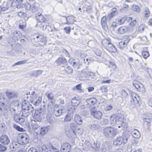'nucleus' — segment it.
<instances>
[{
  "label": "nucleus",
  "instance_id": "nucleus-13",
  "mask_svg": "<svg viewBox=\"0 0 152 152\" xmlns=\"http://www.w3.org/2000/svg\"><path fill=\"white\" fill-rule=\"evenodd\" d=\"M1 142L4 145H7L10 143V140L7 136L6 135H2L0 137Z\"/></svg>",
  "mask_w": 152,
  "mask_h": 152
},
{
  "label": "nucleus",
  "instance_id": "nucleus-24",
  "mask_svg": "<svg viewBox=\"0 0 152 152\" xmlns=\"http://www.w3.org/2000/svg\"><path fill=\"white\" fill-rule=\"evenodd\" d=\"M133 85L136 88L139 90H141L142 88H143L142 84L137 80L134 81L133 82Z\"/></svg>",
  "mask_w": 152,
  "mask_h": 152
},
{
  "label": "nucleus",
  "instance_id": "nucleus-52",
  "mask_svg": "<svg viewBox=\"0 0 152 152\" xmlns=\"http://www.w3.org/2000/svg\"><path fill=\"white\" fill-rule=\"evenodd\" d=\"M145 28L146 27L144 25H141L139 26L138 28V30L139 32L141 33L143 32Z\"/></svg>",
  "mask_w": 152,
  "mask_h": 152
},
{
  "label": "nucleus",
  "instance_id": "nucleus-21",
  "mask_svg": "<svg viewBox=\"0 0 152 152\" xmlns=\"http://www.w3.org/2000/svg\"><path fill=\"white\" fill-rule=\"evenodd\" d=\"M131 132L132 136L135 138L138 139L140 137V132L136 129H132Z\"/></svg>",
  "mask_w": 152,
  "mask_h": 152
},
{
  "label": "nucleus",
  "instance_id": "nucleus-61",
  "mask_svg": "<svg viewBox=\"0 0 152 152\" xmlns=\"http://www.w3.org/2000/svg\"><path fill=\"white\" fill-rule=\"evenodd\" d=\"M95 53L97 56H100L102 54V52L98 49H96L94 51Z\"/></svg>",
  "mask_w": 152,
  "mask_h": 152
},
{
  "label": "nucleus",
  "instance_id": "nucleus-32",
  "mask_svg": "<svg viewBox=\"0 0 152 152\" xmlns=\"http://www.w3.org/2000/svg\"><path fill=\"white\" fill-rule=\"evenodd\" d=\"M127 21L128 22H130V25L132 26H134L136 24V20H132V18L131 17H129L127 18Z\"/></svg>",
  "mask_w": 152,
  "mask_h": 152
},
{
  "label": "nucleus",
  "instance_id": "nucleus-26",
  "mask_svg": "<svg viewBox=\"0 0 152 152\" xmlns=\"http://www.w3.org/2000/svg\"><path fill=\"white\" fill-rule=\"evenodd\" d=\"M111 119L113 121V124H114L116 121H121L122 120V118L120 117L119 116L116 115H113L111 116Z\"/></svg>",
  "mask_w": 152,
  "mask_h": 152
},
{
  "label": "nucleus",
  "instance_id": "nucleus-4",
  "mask_svg": "<svg viewBox=\"0 0 152 152\" xmlns=\"http://www.w3.org/2000/svg\"><path fill=\"white\" fill-rule=\"evenodd\" d=\"M14 121L17 123L23 126H25L24 127L26 126L27 127H29L30 124L29 123L25 121V119L23 118H20L18 115H15L14 117Z\"/></svg>",
  "mask_w": 152,
  "mask_h": 152
},
{
  "label": "nucleus",
  "instance_id": "nucleus-51",
  "mask_svg": "<svg viewBox=\"0 0 152 152\" xmlns=\"http://www.w3.org/2000/svg\"><path fill=\"white\" fill-rule=\"evenodd\" d=\"M7 4L5 7H0V11H4L8 10L9 7V4H8V3H6Z\"/></svg>",
  "mask_w": 152,
  "mask_h": 152
},
{
  "label": "nucleus",
  "instance_id": "nucleus-2",
  "mask_svg": "<svg viewBox=\"0 0 152 152\" xmlns=\"http://www.w3.org/2000/svg\"><path fill=\"white\" fill-rule=\"evenodd\" d=\"M117 134L116 130L111 127H108L105 129V136L107 137H112Z\"/></svg>",
  "mask_w": 152,
  "mask_h": 152
},
{
  "label": "nucleus",
  "instance_id": "nucleus-49",
  "mask_svg": "<svg viewBox=\"0 0 152 152\" xmlns=\"http://www.w3.org/2000/svg\"><path fill=\"white\" fill-rule=\"evenodd\" d=\"M66 72L68 74L72 73L73 72V69L72 68L69 66H67L65 68Z\"/></svg>",
  "mask_w": 152,
  "mask_h": 152
},
{
  "label": "nucleus",
  "instance_id": "nucleus-1",
  "mask_svg": "<svg viewBox=\"0 0 152 152\" xmlns=\"http://www.w3.org/2000/svg\"><path fill=\"white\" fill-rule=\"evenodd\" d=\"M127 137L125 136L117 137L114 140L113 144L117 146H119L122 144H124L127 143Z\"/></svg>",
  "mask_w": 152,
  "mask_h": 152
},
{
  "label": "nucleus",
  "instance_id": "nucleus-29",
  "mask_svg": "<svg viewBox=\"0 0 152 152\" xmlns=\"http://www.w3.org/2000/svg\"><path fill=\"white\" fill-rule=\"evenodd\" d=\"M6 94V96L9 99H12L17 96L16 94L13 92L7 91Z\"/></svg>",
  "mask_w": 152,
  "mask_h": 152
},
{
  "label": "nucleus",
  "instance_id": "nucleus-64",
  "mask_svg": "<svg viewBox=\"0 0 152 152\" xmlns=\"http://www.w3.org/2000/svg\"><path fill=\"white\" fill-rule=\"evenodd\" d=\"M28 152H38L37 149L34 147L30 148L28 150Z\"/></svg>",
  "mask_w": 152,
  "mask_h": 152
},
{
  "label": "nucleus",
  "instance_id": "nucleus-37",
  "mask_svg": "<svg viewBox=\"0 0 152 152\" xmlns=\"http://www.w3.org/2000/svg\"><path fill=\"white\" fill-rule=\"evenodd\" d=\"M126 20H127V18L124 17L121 18L120 19H117L116 20V22L118 24L121 25L124 23Z\"/></svg>",
  "mask_w": 152,
  "mask_h": 152
},
{
  "label": "nucleus",
  "instance_id": "nucleus-27",
  "mask_svg": "<svg viewBox=\"0 0 152 152\" xmlns=\"http://www.w3.org/2000/svg\"><path fill=\"white\" fill-rule=\"evenodd\" d=\"M108 57H109V60H108V59H106V62H108L109 63L110 65V67H113L114 66L113 68L115 69L117 67V66L116 65L115 62L111 58H110L109 56H108Z\"/></svg>",
  "mask_w": 152,
  "mask_h": 152
},
{
  "label": "nucleus",
  "instance_id": "nucleus-17",
  "mask_svg": "<svg viewBox=\"0 0 152 152\" xmlns=\"http://www.w3.org/2000/svg\"><path fill=\"white\" fill-rule=\"evenodd\" d=\"M129 41L128 39H126L120 42L117 45L118 47L121 49H124L126 48Z\"/></svg>",
  "mask_w": 152,
  "mask_h": 152
},
{
  "label": "nucleus",
  "instance_id": "nucleus-55",
  "mask_svg": "<svg viewBox=\"0 0 152 152\" xmlns=\"http://www.w3.org/2000/svg\"><path fill=\"white\" fill-rule=\"evenodd\" d=\"M80 65L78 61H73L72 66L74 68L77 69L79 68V66Z\"/></svg>",
  "mask_w": 152,
  "mask_h": 152
},
{
  "label": "nucleus",
  "instance_id": "nucleus-19",
  "mask_svg": "<svg viewBox=\"0 0 152 152\" xmlns=\"http://www.w3.org/2000/svg\"><path fill=\"white\" fill-rule=\"evenodd\" d=\"M64 111V108L59 109H55L53 110V114L56 116H59L61 115Z\"/></svg>",
  "mask_w": 152,
  "mask_h": 152
},
{
  "label": "nucleus",
  "instance_id": "nucleus-50",
  "mask_svg": "<svg viewBox=\"0 0 152 152\" xmlns=\"http://www.w3.org/2000/svg\"><path fill=\"white\" fill-rule=\"evenodd\" d=\"M45 29L47 30L48 33L50 32L52 33L53 31V29L52 27L46 24Z\"/></svg>",
  "mask_w": 152,
  "mask_h": 152
},
{
  "label": "nucleus",
  "instance_id": "nucleus-12",
  "mask_svg": "<svg viewBox=\"0 0 152 152\" xmlns=\"http://www.w3.org/2000/svg\"><path fill=\"white\" fill-rule=\"evenodd\" d=\"M71 146L68 143H65L62 144L61 148V152H70Z\"/></svg>",
  "mask_w": 152,
  "mask_h": 152
},
{
  "label": "nucleus",
  "instance_id": "nucleus-11",
  "mask_svg": "<svg viewBox=\"0 0 152 152\" xmlns=\"http://www.w3.org/2000/svg\"><path fill=\"white\" fill-rule=\"evenodd\" d=\"M132 97V99L131 100V103L135 107L137 106L139 103V102L137 98L138 97V96L136 93L132 92L131 94Z\"/></svg>",
  "mask_w": 152,
  "mask_h": 152
},
{
  "label": "nucleus",
  "instance_id": "nucleus-47",
  "mask_svg": "<svg viewBox=\"0 0 152 152\" xmlns=\"http://www.w3.org/2000/svg\"><path fill=\"white\" fill-rule=\"evenodd\" d=\"M42 99V97H39L36 101L33 103V104L35 106H38L41 103Z\"/></svg>",
  "mask_w": 152,
  "mask_h": 152
},
{
  "label": "nucleus",
  "instance_id": "nucleus-31",
  "mask_svg": "<svg viewBox=\"0 0 152 152\" xmlns=\"http://www.w3.org/2000/svg\"><path fill=\"white\" fill-rule=\"evenodd\" d=\"M33 112H30L25 110L22 109V116L24 117H27L30 115L31 113L33 114Z\"/></svg>",
  "mask_w": 152,
  "mask_h": 152
},
{
  "label": "nucleus",
  "instance_id": "nucleus-9",
  "mask_svg": "<svg viewBox=\"0 0 152 152\" xmlns=\"http://www.w3.org/2000/svg\"><path fill=\"white\" fill-rule=\"evenodd\" d=\"M143 126L144 128L146 129H148L150 127L151 119L149 116H144Z\"/></svg>",
  "mask_w": 152,
  "mask_h": 152
},
{
  "label": "nucleus",
  "instance_id": "nucleus-14",
  "mask_svg": "<svg viewBox=\"0 0 152 152\" xmlns=\"http://www.w3.org/2000/svg\"><path fill=\"white\" fill-rule=\"evenodd\" d=\"M19 103L18 101H14L11 102L10 104V110L11 112L15 111L18 109Z\"/></svg>",
  "mask_w": 152,
  "mask_h": 152
},
{
  "label": "nucleus",
  "instance_id": "nucleus-53",
  "mask_svg": "<svg viewBox=\"0 0 152 152\" xmlns=\"http://www.w3.org/2000/svg\"><path fill=\"white\" fill-rule=\"evenodd\" d=\"M120 92L122 97L125 98L128 95L127 93L124 89L121 90Z\"/></svg>",
  "mask_w": 152,
  "mask_h": 152
},
{
  "label": "nucleus",
  "instance_id": "nucleus-48",
  "mask_svg": "<svg viewBox=\"0 0 152 152\" xmlns=\"http://www.w3.org/2000/svg\"><path fill=\"white\" fill-rule=\"evenodd\" d=\"M90 128L92 130H96L99 129V126L98 124H92L89 126Z\"/></svg>",
  "mask_w": 152,
  "mask_h": 152
},
{
  "label": "nucleus",
  "instance_id": "nucleus-5",
  "mask_svg": "<svg viewBox=\"0 0 152 152\" xmlns=\"http://www.w3.org/2000/svg\"><path fill=\"white\" fill-rule=\"evenodd\" d=\"M29 138L26 134L23 133L19 135V142L21 144H26L28 143Z\"/></svg>",
  "mask_w": 152,
  "mask_h": 152
},
{
  "label": "nucleus",
  "instance_id": "nucleus-25",
  "mask_svg": "<svg viewBox=\"0 0 152 152\" xmlns=\"http://www.w3.org/2000/svg\"><path fill=\"white\" fill-rule=\"evenodd\" d=\"M74 120L77 124L81 125L83 123V121L80 115L78 114H76L75 115Z\"/></svg>",
  "mask_w": 152,
  "mask_h": 152
},
{
  "label": "nucleus",
  "instance_id": "nucleus-40",
  "mask_svg": "<svg viewBox=\"0 0 152 152\" xmlns=\"http://www.w3.org/2000/svg\"><path fill=\"white\" fill-rule=\"evenodd\" d=\"M73 118V115L70 113H68L64 118L65 121H69Z\"/></svg>",
  "mask_w": 152,
  "mask_h": 152
},
{
  "label": "nucleus",
  "instance_id": "nucleus-30",
  "mask_svg": "<svg viewBox=\"0 0 152 152\" xmlns=\"http://www.w3.org/2000/svg\"><path fill=\"white\" fill-rule=\"evenodd\" d=\"M67 22L65 23L67 24H72L74 23L75 19L72 16H69L66 17Z\"/></svg>",
  "mask_w": 152,
  "mask_h": 152
},
{
  "label": "nucleus",
  "instance_id": "nucleus-28",
  "mask_svg": "<svg viewBox=\"0 0 152 152\" xmlns=\"http://www.w3.org/2000/svg\"><path fill=\"white\" fill-rule=\"evenodd\" d=\"M128 31V27L123 26L118 29V32L120 34H122Z\"/></svg>",
  "mask_w": 152,
  "mask_h": 152
},
{
  "label": "nucleus",
  "instance_id": "nucleus-57",
  "mask_svg": "<svg viewBox=\"0 0 152 152\" xmlns=\"http://www.w3.org/2000/svg\"><path fill=\"white\" fill-rule=\"evenodd\" d=\"M47 121L48 122L51 124H53L54 122L53 118H50L49 116L47 117Z\"/></svg>",
  "mask_w": 152,
  "mask_h": 152
},
{
  "label": "nucleus",
  "instance_id": "nucleus-35",
  "mask_svg": "<svg viewBox=\"0 0 152 152\" xmlns=\"http://www.w3.org/2000/svg\"><path fill=\"white\" fill-rule=\"evenodd\" d=\"M32 2H33V4H32V5H31V10L33 12H35L37 10L38 7L35 4V1L34 0H32Z\"/></svg>",
  "mask_w": 152,
  "mask_h": 152
},
{
  "label": "nucleus",
  "instance_id": "nucleus-6",
  "mask_svg": "<svg viewBox=\"0 0 152 152\" xmlns=\"http://www.w3.org/2000/svg\"><path fill=\"white\" fill-rule=\"evenodd\" d=\"M22 108L30 112L34 111V108L28 101L24 100L22 102Z\"/></svg>",
  "mask_w": 152,
  "mask_h": 152
},
{
  "label": "nucleus",
  "instance_id": "nucleus-43",
  "mask_svg": "<svg viewBox=\"0 0 152 152\" xmlns=\"http://www.w3.org/2000/svg\"><path fill=\"white\" fill-rule=\"evenodd\" d=\"M145 18L147 19L150 16V12L148 8L145 7V8L144 12Z\"/></svg>",
  "mask_w": 152,
  "mask_h": 152
},
{
  "label": "nucleus",
  "instance_id": "nucleus-56",
  "mask_svg": "<svg viewBox=\"0 0 152 152\" xmlns=\"http://www.w3.org/2000/svg\"><path fill=\"white\" fill-rule=\"evenodd\" d=\"M47 22L46 23H41L39 22L38 23H37V25H39L40 28H43V30L45 29V28H44L45 26H46V24L47 25Z\"/></svg>",
  "mask_w": 152,
  "mask_h": 152
},
{
  "label": "nucleus",
  "instance_id": "nucleus-59",
  "mask_svg": "<svg viewBox=\"0 0 152 152\" xmlns=\"http://www.w3.org/2000/svg\"><path fill=\"white\" fill-rule=\"evenodd\" d=\"M132 9L136 11L137 12H139V7L137 5H133Z\"/></svg>",
  "mask_w": 152,
  "mask_h": 152
},
{
  "label": "nucleus",
  "instance_id": "nucleus-46",
  "mask_svg": "<svg viewBox=\"0 0 152 152\" xmlns=\"http://www.w3.org/2000/svg\"><path fill=\"white\" fill-rule=\"evenodd\" d=\"M38 42H39V44L41 46H43L45 45H46L47 42L46 39L45 38H44L41 40H39V41Z\"/></svg>",
  "mask_w": 152,
  "mask_h": 152
},
{
  "label": "nucleus",
  "instance_id": "nucleus-20",
  "mask_svg": "<svg viewBox=\"0 0 152 152\" xmlns=\"http://www.w3.org/2000/svg\"><path fill=\"white\" fill-rule=\"evenodd\" d=\"M37 19L38 20L40 23H46L47 22L45 18L44 17V15H42L41 14H38L37 16H36Z\"/></svg>",
  "mask_w": 152,
  "mask_h": 152
},
{
  "label": "nucleus",
  "instance_id": "nucleus-60",
  "mask_svg": "<svg viewBox=\"0 0 152 152\" xmlns=\"http://www.w3.org/2000/svg\"><path fill=\"white\" fill-rule=\"evenodd\" d=\"M7 147L0 144V151L3 152L7 150Z\"/></svg>",
  "mask_w": 152,
  "mask_h": 152
},
{
  "label": "nucleus",
  "instance_id": "nucleus-39",
  "mask_svg": "<svg viewBox=\"0 0 152 152\" xmlns=\"http://www.w3.org/2000/svg\"><path fill=\"white\" fill-rule=\"evenodd\" d=\"M32 0H30L29 3H27L25 5V9L27 10H31V5L33 4Z\"/></svg>",
  "mask_w": 152,
  "mask_h": 152
},
{
  "label": "nucleus",
  "instance_id": "nucleus-54",
  "mask_svg": "<svg viewBox=\"0 0 152 152\" xmlns=\"http://www.w3.org/2000/svg\"><path fill=\"white\" fill-rule=\"evenodd\" d=\"M30 99L29 101L31 103H33L34 101L37 98V94H35V95H30Z\"/></svg>",
  "mask_w": 152,
  "mask_h": 152
},
{
  "label": "nucleus",
  "instance_id": "nucleus-41",
  "mask_svg": "<svg viewBox=\"0 0 152 152\" xmlns=\"http://www.w3.org/2000/svg\"><path fill=\"white\" fill-rule=\"evenodd\" d=\"M31 125L32 128L34 129H37L40 128L39 126L37 124V122L35 120L32 121Z\"/></svg>",
  "mask_w": 152,
  "mask_h": 152
},
{
  "label": "nucleus",
  "instance_id": "nucleus-63",
  "mask_svg": "<svg viewBox=\"0 0 152 152\" xmlns=\"http://www.w3.org/2000/svg\"><path fill=\"white\" fill-rule=\"evenodd\" d=\"M64 29L67 34L69 33L71 31V28L69 26L65 27L64 28Z\"/></svg>",
  "mask_w": 152,
  "mask_h": 152
},
{
  "label": "nucleus",
  "instance_id": "nucleus-3",
  "mask_svg": "<svg viewBox=\"0 0 152 152\" xmlns=\"http://www.w3.org/2000/svg\"><path fill=\"white\" fill-rule=\"evenodd\" d=\"M105 43L106 45V48L108 51L113 53L117 51V49L111 43V40L110 39H105Z\"/></svg>",
  "mask_w": 152,
  "mask_h": 152
},
{
  "label": "nucleus",
  "instance_id": "nucleus-33",
  "mask_svg": "<svg viewBox=\"0 0 152 152\" xmlns=\"http://www.w3.org/2000/svg\"><path fill=\"white\" fill-rule=\"evenodd\" d=\"M42 72V71L41 70L33 71L31 73L32 76L37 77L41 74Z\"/></svg>",
  "mask_w": 152,
  "mask_h": 152
},
{
  "label": "nucleus",
  "instance_id": "nucleus-36",
  "mask_svg": "<svg viewBox=\"0 0 152 152\" xmlns=\"http://www.w3.org/2000/svg\"><path fill=\"white\" fill-rule=\"evenodd\" d=\"M18 143L15 142H12L10 145V148L12 150L14 151L18 148L17 145Z\"/></svg>",
  "mask_w": 152,
  "mask_h": 152
},
{
  "label": "nucleus",
  "instance_id": "nucleus-45",
  "mask_svg": "<svg viewBox=\"0 0 152 152\" xmlns=\"http://www.w3.org/2000/svg\"><path fill=\"white\" fill-rule=\"evenodd\" d=\"M142 57L145 59L147 58L149 56L148 52L147 51H142Z\"/></svg>",
  "mask_w": 152,
  "mask_h": 152
},
{
  "label": "nucleus",
  "instance_id": "nucleus-10",
  "mask_svg": "<svg viewBox=\"0 0 152 152\" xmlns=\"http://www.w3.org/2000/svg\"><path fill=\"white\" fill-rule=\"evenodd\" d=\"M91 145L90 142L88 141H86L83 144V149L85 150H89L91 147ZM98 146L97 145V144L94 143L93 145L92 146L93 148L95 149L97 148Z\"/></svg>",
  "mask_w": 152,
  "mask_h": 152
},
{
  "label": "nucleus",
  "instance_id": "nucleus-62",
  "mask_svg": "<svg viewBox=\"0 0 152 152\" xmlns=\"http://www.w3.org/2000/svg\"><path fill=\"white\" fill-rule=\"evenodd\" d=\"M116 13L111 12V13L108 15L107 16V18L109 20L110 19L112 18L115 16L116 14Z\"/></svg>",
  "mask_w": 152,
  "mask_h": 152
},
{
  "label": "nucleus",
  "instance_id": "nucleus-22",
  "mask_svg": "<svg viewBox=\"0 0 152 152\" xmlns=\"http://www.w3.org/2000/svg\"><path fill=\"white\" fill-rule=\"evenodd\" d=\"M58 65L65 64L66 63L67 61L66 58L63 57L58 58L55 61Z\"/></svg>",
  "mask_w": 152,
  "mask_h": 152
},
{
  "label": "nucleus",
  "instance_id": "nucleus-42",
  "mask_svg": "<svg viewBox=\"0 0 152 152\" xmlns=\"http://www.w3.org/2000/svg\"><path fill=\"white\" fill-rule=\"evenodd\" d=\"M13 126L15 129L18 131L23 132L25 131L24 129L23 128L20 127V126L15 124H14L13 125Z\"/></svg>",
  "mask_w": 152,
  "mask_h": 152
},
{
  "label": "nucleus",
  "instance_id": "nucleus-34",
  "mask_svg": "<svg viewBox=\"0 0 152 152\" xmlns=\"http://www.w3.org/2000/svg\"><path fill=\"white\" fill-rule=\"evenodd\" d=\"M49 146L43 145L42 147V152H52L50 149Z\"/></svg>",
  "mask_w": 152,
  "mask_h": 152
},
{
  "label": "nucleus",
  "instance_id": "nucleus-8",
  "mask_svg": "<svg viewBox=\"0 0 152 152\" xmlns=\"http://www.w3.org/2000/svg\"><path fill=\"white\" fill-rule=\"evenodd\" d=\"M90 111L91 113V115H93L94 117L97 119H99L101 118L102 116V114L100 111H96L95 108L92 107L90 109Z\"/></svg>",
  "mask_w": 152,
  "mask_h": 152
},
{
  "label": "nucleus",
  "instance_id": "nucleus-44",
  "mask_svg": "<svg viewBox=\"0 0 152 152\" xmlns=\"http://www.w3.org/2000/svg\"><path fill=\"white\" fill-rule=\"evenodd\" d=\"M45 95L48 98V100H53L54 98V95L51 92L48 93L47 92L45 94Z\"/></svg>",
  "mask_w": 152,
  "mask_h": 152
},
{
  "label": "nucleus",
  "instance_id": "nucleus-38",
  "mask_svg": "<svg viewBox=\"0 0 152 152\" xmlns=\"http://www.w3.org/2000/svg\"><path fill=\"white\" fill-rule=\"evenodd\" d=\"M48 128L46 127H42L40 130V134L41 135H43L45 134L48 131Z\"/></svg>",
  "mask_w": 152,
  "mask_h": 152
},
{
  "label": "nucleus",
  "instance_id": "nucleus-15",
  "mask_svg": "<svg viewBox=\"0 0 152 152\" xmlns=\"http://www.w3.org/2000/svg\"><path fill=\"white\" fill-rule=\"evenodd\" d=\"M42 112L41 108H40L39 109L35 110V112L34 114V118L38 121L39 122L42 120V116H41Z\"/></svg>",
  "mask_w": 152,
  "mask_h": 152
},
{
  "label": "nucleus",
  "instance_id": "nucleus-23",
  "mask_svg": "<svg viewBox=\"0 0 152 152\" xmlns=\"http://www.w3.org/2000/svg\"><path fill=\"white\" fill-rule=\"evenodd\" d=\"M97 102L96 99L95 98H90L86 101V102L87 103V105L88 104L89 105H93L95 104Z\"/></svg>",
  "mask_w": 152,
  "mask_h": 152
},
{
  "label": "nucleus",
  "instance_id": "nucleus-58",
  "mask_svg": "<svg viewBox=\"0 0 152 152\" xmlns=\"http://www.w3.org/2000/svg\"><path fill=\"white\" fill-rule=\"evenodd\" d=\"M5 96L3 95L2 93H0V102H4L5 101Z\"/></svg>",
  "mask_w": 152,
  "mask_h": 152
},
{
  "label": "nucleus",
  "instance_id": "nucleus-7",
  "mask_svg": "<svg viewBox=\"0 0 152 152\" xmlns=\"http://www.w3.org/2000/svg\"><path fill=\"white\" fill-rule=\"evenodd\" d=\"M70 127L72 130H70L68 131H66V133L67 135L69 134H72V133L75 134L77 133V130L80 129L77 128V126L75 123H72L70 124Z\"/></svg>",
  "mask_w": 152,
  "mask_h": 152
},
{
  "label": "nucleus",
  "instance_id": "nucleus-18",
  "mask_svg": "<svg viewBox=\"0 0 152 152\" xmlns=\"http://www.w3.org/2000/svg\"><path fill=\"white\" fill-rule=\"evenodd\" d=\"M81 102V100L80 98L75 97L72 99L71 103L73 106H76L78 105Z\"/></svg>",
  "mask_w": 152,
  "mask_h": 152
},
{
  "label": "nucleus",
  "instance_id": "nucleus-16",
  "mask_svg": "<svg viewBox=\"0 0 152 152\" xmlns=\"http://www.w3.org/2000/svg\"><path fill=\"white\" fill-rule=\"evenodd\" d=\"M20 32L17 31H15L11 35V37L12 38L13 40L15 42L16 41H18L20 38Z\"/></svg>",
  "mask_w": 152,
  "mask_h": 152
}]
</instances>
